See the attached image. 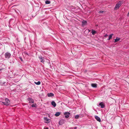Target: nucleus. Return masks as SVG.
I'll use <instances>...</instances> for the list:
<instances>
[{
    "label": "nucleus",
    "instance_id": "obj_15",
    "mask_svg": "<svg viewBox=\"0 0 129 129\" xmlns=\"http://www.w3.org/2000/svg\"><path fill=\"white\" fill-rule=\"evenodd\" d=\"M113 35V34H112L111 35H110L109 36V38L108 39V40H109L110 39H111L112 37V36Z\"/></svg>",
    "mask_w": 129,
    "mask_h": 129
},
{
    "label": "nucleus",
    "instance_id": "obj_26",
    "mask_svg": "<svg viewBox=\"0 0 129 129\" xmlns=\"http://www.w3.org/2000/svg\"><path fill=\"white\" fill-rule=\"evenodd\" d=\"M127 16H129V12H128V14H127Z\"/></svg>",
    "mask_w": 129,
    "mask_h": 129
},
{
    "label": "nucleus",
    "instance_id": "obj_20",
    "mask_svg": "<svg viewBox=\"0 0 129 129\" xmlns=\"http://www.w3.org/2000/svg\"><path fill=\"white\" fill-rule=\"evenodd\" d=\"M79 116V115H76L75 116V118L76 119H78Z\"/></svg>",
    "mask_w": 129,
    "mask_h": 129
},
{
    "label": "nucleus",
    "instance_id": "obj_1",
    "mask_svg": "<svg viewBox=\"0 0 129 129\" xmlns=\"http://www.w3.org/2000/svg\"><path fill=\"white\" fill-rule=\"evenodd\" d=\"M5 102H3L1 101L0 102L1 104H3L6 105L8 106L9 105L10 103V101L9 100V99L8 98L6 99L5 100Z\"/></svg>",
    "mask_w": 129,
    "mask_h": 129
},
{
    "label": "nucleus",
    "instance_id": "obj_22",
    "mask_svg": "<svg viewBox=\"0 0 129 129\" xmlns=\"http://www.w3.org/2000/svg\"><path fill=\"white\" fill-rule=\"evenodd\" d=\"M103 11H99L98 12L99 13H103Z\"/></svg>",
    "mask_w": 129,
    "mask_h": 129
},
{
    "label": "nucleus",
    "instance_id": "obj_4",
    "mask_svg": "<svg viewBox=\"0 0 129 129\" xmlns=\"http://www.w3.org/2000/svg\"><path fill=\"white\" fill-rule=\"evenodd\" d=\"M70 113L69 112H66L64 113V114L65 115V117L66 118H68L70 115Z\"/></svg>",
    "mask_w": 129,
    "mask_h": 129
},
{
    "label": "nucleus",
    "instance_id": "obj_11",
    "mask_svg": "<svg viewBox=\"0 0 129 129\" xmlns=\"http://www.w3.org/2000/svg\"><path fill=\"white\" fill-rule=\"evenodd\" d=\"M99 105L101 106V108H103L104 107V105L102 102L100 103L99 104Z\"/></svg>",
    "mask_w": 129,
    "mask_h": 129
},
{
    "label": "nucleus",
    "instance_id": "obj_10",
    "mask_svg": "<svg viewBox=\"0 0 129 129\" xmlns=\"http://www.w3.org/2000/svg\"><path fill=\"white\" fill-rule=\"evenodd\" d=\"M60 112H56L55 114V115L56 117L59 116L60 115Z\"/></svg>",
    "mask_w": 129,
    "mask_h": 129
},
{
    "label": "nucleus",
    "instance_id": "obj_12",
    "mask_svg": "<svg viewBox=\"0 0 129 129\" xmlns=\"http://www.w3.org/2000/svg\"><path fill=\"white\" fill-rule=\"evenodd\" d=\"M87 21L85 20H83L82 22V25H84L86 24Z\"/></svg>",
    "mask_w": 129,
    "mask_h": 129
},
{
    "label": "nucleus",
    "instance_id": "obj_18",
    "mask_svg": "<svg viewBox=\"0 0 129 129\" xmlns=\"http://www.w3.org/2000/svg\"><path fill=\"white\" fill-rule=\"evenodd\" d=\"M120 40V39L119 38H117L116 39L114 40V42H117L119 41Z\"/></svg>",
    "mask_w": 129,
    "mask_h": 129
},
{
    "label": "nucleus",
    "instance_id": "obj_8",
    "mask_svg": "<svg viewBox=\"0 0 129 129\" xmlns=\"http://www.w3.org/2000/svg\"><path fill=\"white\" fill-rule=\"evenodd\" d=\"M28 100L29 102V103H33L34 102V100L33 99L30 98H29L28 99Z\"/></svg>",
    "mask_w": 129,
    "mask_h": 129
},
{
    "label": "nucleus",
    "instance_id": "obj_13",
    "mask_svg": "<svg viewBox=\"0 0 129 129\" xmlns=\"http://www.w3.org/2000/svg\"><path fill=\"white\" fill-rule=\"evenodd\" d=\"M51 105H53L54 107H55L56 106V103L54 101H53L51 102Z\"/></svg>",
    "mask_w": 129,
    "mask_h": 129
},
{
    "label": "nucleus",
    "instance_id": "obj_23",
    "mask_svg": "<svg viewBox=\"0 0 129 129\" xmlns=\"http://www.w3.org/2000/svg\"><path fill=\"white\" fill-rule=\"evenodd\" d=\"M108 36V35L107 34H106L104 35V37H107Z\"/></svg>",
    "mask_w": 129,
    "mask_h": 129
},
{
    "label": "nucleus",
    "instance_id": "obj_5",
    "mask_svg": "<svg viewBox=\"0 0 129 129\" xmlns=\"http://www.w3.org/2000/svg\"><path fill=\"white\" fill-rule=\"evenodd\" d=\"M44 120L45 122L47 123H49L50 121V119L47 118V117H44Z\"/></svg>",
    "mask_w": 129,
    "mask_h": 129
},
{
    "label": "nucleus",
    "instance_id": "obj_17",
    "mask_svg": "<svg viewBox=\"0 0 129 129\" xmlns=\"http://www.w3.org/2000/svg\"><path fill=\"white\" fill-rule=\"evenodd\" d=\"M34 83L36 85H39L40 84L41 82L39 81H38L37 82H35Z\"/></svg>",
    "mask_w": 129,
    "mask_h": 129
},
{
    "label": "nucleus",
    "instance_id": "obj_29",
    "mask_svg": "<svg viewBox=\"0 0 129 129\" xmlns=\"http://www.w3.org/2000/svg\"><path fill=\"white\" fill-rule=\"evenodd\" d=\"M1 70V69H0V71Z\"/></svg>",
    "mask_w": 129,
    "mask_h": 129
},
{
    "label": "nucleus",
    "instance_id": "obj_2",
    "mask_svg": "<svg viewBox=\"0 0 129 129\" xmlns=\"http://www.w3.org/2000/svg\"><path fill=\"white\" fill-rule=\"evenodd\" d=\"M121 2L119 1L116 4L115 7L114 8V9L116 10L119 8L121 6Z\"/></svg>",
    "mask_w": 129,
    "mask_h": 129
},
{
    "label": "nucleus",
    "instance_id": "obj_28",
    "mask_svg": "<svg viewBox=\"0 0 129 129\" xmlns=\"http://www.w3.org/2000/svg\"><path fill=\"white\" fill-rule=\"evenodd\" d=\"M88 31V30H86V31Z\"/></svg>",
    "mask_w": 129,
    "mask_h": 129
},
{
    "label": "nucleus",
    "instance_id": "obj_21",
    "mask_svg": "<svg viewBox=\"0 0 129 129\" xmlns=\"http://www.w3.org/2000/svg\"><path fill=\"white\" fill-rule=\"evenodd\" d=\"M36 106V104H33L31 105V107H35Z\"/></svg>",
    "mask_w": 129,
    "mask_h": 129
},
{
    "label": "nucleus",
    "instance_id": "obj_14",
    "mask_svg": "<svg viewBox=\"0 0 129 129\" xmlns=\"http://www.w3.org/2000/svg\"><path fill=\"white\" fill-rule=\"evenodd\" d=\"M91 33L93 35L96 33V31L93 29H92L91 31Z\"/></svg>",
    "mask_w": 129,
    "mask_h": 129
},
{
    "label": "nucleus",
    "instance_id": "obj_3",
    "mask_svg": "<svg viewBox=\"0 0 129 129\" xmlns=\"http://www.w3.org/2000/svg\"><path fill=\"white\" fill-rule=\"evenodd\" d=\"M11 55V54L8 52L6 53L5 54V57L6 58L8 59L10 57Z\"/></svg>",
    "mask_w": 129,
    "mask_h": 129
},
{
    "label": "nucleus",
    "instance_id": "obj_25",
    "mask_svg": "<svg viewBox=\"0 0 129 129\" xmlns=\"http://www.w3.org/2000/svg\"><path fill=\"white\" fill-rule=\"evenodd\" d=\"M20 59L21 60V61H23V60H22V58H21L20 57Z\"/></svg>",
    "mask_w": 129,
    "mask_h": 129
},
{
    "label": "nucleus",
    "instance_id": "obj_19",
    "mask_svg": "<svg viewBox=\"0 0 129 129\" xmlns=\"http://www.w3.org/2000/svg\"><path fill=\"white\" fill-rule=\"evenodd\" d=\"M45 3L46 4H50V2L49 1H47L45 2Z\"/></svg>",
    "mask_w": 129,
    "mask_h": 129
},
{
    "label": "nucleus",
    "instance_id": "obj_16",
    "mask_svg": "<svg viewBox=\"0 0 129 129\" xmlns=\"http://www.w3.org/2000/svg\"><path fill=\"white\" fill-rule=\"evenodd\" d=\"M91 86L93 87H97V85L96 84H91Z\"/></svg>",
    "mask_w": 129,
    "mask_h": 129
},
{
    "label": "nucleus",
    "instance_id": "obj_9",
    "mask_svg": "<svg viewBox=\"0 0 129 129\" xmlns=\"http://www.w3.org/2000/svg\"><path fill=\"white\" fill-rule=\"evenodd\" d=\"M47 95L49 97H52L54 95V94L53 93H48L47 94Z\"/></svg>",
    "mask_w": 129,
    "mask_h": 129
},
{
    "label": "nucleus",
    "instance_id": "obj_27",
    "mask_svg": "<svg viewBox=\"0 0 129 129\" xmlns=\"http://www.w3.org/2000/svg\"><path fill=\"white\" fill-rule=\"evenodd\" d=\"M77 127H75L74 128V129H76L77 128Z\"/></svg>",
    "mask_w": 129,
    "mask_h": 129
},
{
    "label": "nucleus",
    "instance_id": "obj_7",
    "mask_svg": "<svg viewBox=\"0 0 129 129\" xmlns=\"http://www.w3.org/2000/svg\"><path fill=\"white\" fill-rule=\"evenodd\" d=\"M95 118L96 119V120L98 121L99 122H100L101 121V119L98 116H95Z\"/></svg>",
    "mask_w": 129,
    "mask_h": 129
},
{
    "label": "nucleus",
    "instance_id": "obj_24",
    "mask_svg": "<svg viewBox=\"0 0 129 129\" xmlns=\"http://www.w3.org/2000/svg\"><path fill=\"white\" fill-rule=\"evenodd\" d=\"M44 129H48V128L47 127H45L44 128Z\"/></svg>",
    "mask_w": 129,
    "mask_h": 129
},
{
    "label": "nucleus",
    "instance_id": "obj_6",
    "mask_svg": "<svg viewBox=\"0 0 129 129\" xmlns=\"http://www.w3.org/2000/svg\"><path fill=\"white\" fill-rule=\"evenodd\" d=\"M39 58L41 62L43 63L44 62L45 60H44V58L41 56H39Z\"/></svg>",
    "mask_w": 129,
    "mask_h": 129
}]
</instances>
